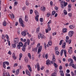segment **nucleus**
Returning a JSON list of instances; mask_svg holds the SVG:
<instances>
[{
  "label": "nucleus",
  "instance_id": "56",
  "mask_svg": "<svg viewBox=\"0 0 76 76\" xmlns=\"http://www.w3.org/2000/svg\"><path fill=\"white\" fill-rule=\"evenodd\" d=\"M8 54H10V55H11L12 54V52H11V51L10 50L8 52Z\"/></svg>",
  "mask_w": 76,
  "mask_h": 76
},
{
  "label": "nucleus",
  "instance_id": "28",
  "mask_svg": "<svg viewBox=\"0 0 76 76\" xmlns=\"http://www.w3.org/2000/svg\"><path fill=\"white\" fill-rule=\"evenodd\" d=\"M18 45L20 46L21 47H22L23 46V43L22 42H20L18 43Z\"/></svg>",
  "mask_w": 76,
  "mask_h": 76
},
{
  "label": "nucleus",
  "instance_id": "36",
  "mask_svg": "<svg viewBox=\"0 0 76 76\" xmlns=\"http://www.w3.org/2000/svg\"><path fill=\"white\" fill-rule=\"evenodd\" d=\"M28 56L29 57L30 59H31V54L30 53H28Z\"/></svg>",
  "mask_w": 76,
  "mask_h": 76
},
{
  "label": "nucleus",
  "instance_id": "9",
  "mask_svg": "<svg viewBox=\"0 0 76 76\" xmlns=\"http://www.w3.org/2000/svg\"><path fill=\"white\" fill-rule=\"evenodd\" d=\"M73 33V31H70L69 32L68 35L70 37H72Z\"/></svg>",
  "mask_w": 76,
  "mask_h": 76
},
{
  "label": "nucleus",
  "instance_id": "57",
  "mask_svg": "<svg viewBox=\"0 0 76 76\" xmlns=\"http://www.w3.org/2000/svg\"><path fill=\"white\" fill-rule=\"evenodd\" d=\"M5 35L4 34H3L2 36V38L3 39H4V38L5 37H4Z\"/></svg>",
  "mask_w": 76,
  "mask_h": 76
},
{
  "label": "nucleus",
  "instance_id": "19",
  "mask_svg": "<svg viewBox=\"0 0 76 76\" xmlns=\"http://www.w3.org/2000/svg\"><path fill=\"white\" fill-rule=\"evenodd\" d=\"M57 76V72H55L53 73L51 75V76Z\"/></svg>",
  "mask_w": 76,
  "mask_h": 76
},
{
  "label": "nucleus",
  "instance_id": "47",
  "mask_svg": "<svg viewBox=\"0 0 76 76\" xmlns=\"http://www.w3.org/2000/svg\"><path fill=\"white\" fill-rule=\"evenodd\" d=\"M65 2V1H61V5H64V3Z\"/></svg>",
  "mask_w": 76,
  "mask_h": 76
},
{
  "label": "nucleus",
  "instance_id": "8",
  "mask_svg": "<svg viewBox=\"0 0 76 76\" xmlns=\"http://www.w3.org/2000/svg\"><path fill=\"white\" fill-rule=\"evenodd\" d=\"M42 46H40L39 47L38 49V52H37V54H39V53H41V50H42Z\"/></svg>",
  "mask_w": 76,
  "mask_h": 76
},
{
  "label": "nucleus",
  "instance_id": "21",
  "mask_svg": "<svg viewBox=\"0 0 76 76\" xmlns=\"http://www.w3.org/2000/svg\"><path fill=\"white\" fill-rule=\"evenodd\" d=\"M3 25L4 26H6L7 25V22H6V21L4 20L3 23Z\"/></svg>",
  "mask_w": 76,
  "mask_h": 76
},
{
  "label": "nucleus",
  "instance_id": "42",
  "mask_svg": "<svg viewBox=\"0 0 76 76\" xmlns=\"http://www.w3.org/2000/svg\"><path fill=\"white\" fill-rule=\"evenodd\" d=\"M56 14V11H53L52 12V15L53 16Z\"/></svg>",
  "mask_w": 76,
  "mask_h": 76
},
{
  "label": "nucleus",
  "instance_id": "48",
  "mask_svg": "<svg viewBox=\"0 0 76 76\" xmlns=\"http://www.w3.org/2000/svg\"><path fill=\"white\" fill-rule=\"evenodd\" d=\"M68 16H69V17H71L72 16V13H69Z\"/></svg>",
  "mask_w": 76,
  "mask_h": 76
},
{
  "label": "nucleus",
  "instance_id": "7",
  "mask_svg": "<svg viewBox=\"0 0 76 76\" xmlns=\"http://www.w3.org/2000/svg\"><path fill=\"white\" fill-rule=\"evenodd\" d=\"M6 36L7 38V42H8V45L10 46V41H9V36L7 34H6Z\"/></svg>",
  "mask_w": 76,
  "mask_h": 76
},
{
  "label": "nucleus",
  "instance_id": "14",
  "mask_svg": "<svg viewBox=\"0 0 76 76\" xmlns=\"http://www.w3.org/2000/svg\"><path fill=\"white\" fill-rule=\"evenodd\" d=\"M62 32H63V33H66V32H67V28H63L62 29Z\"/></svg>",
  "mask_w": 76,
  "mask_h": 76
},
{
  "label": "nucleus",
  "instance_id": "58",
  "mask_svg": "<svg viewBox=\"0 0 76 76\" xmlns=\"http://www.w3.org/2000/svg\"><path fill=\"white\" fill-rule=\"evenodd\" d=\"M66 76H70V75L69 74H68L67 73L66 74Z\"/></svg>",
  "mask_w": 76,
  "mask_h": 76
},
{
  "label": "nucleus",
  "instance_id": "13",
  "mask_svg": "<svg viewBox=\"0 0 76 76\" xmlns=\"http://www.w3.org/2000/svg\"><path fill=\"white\" fill-rule=\"evenodd\" d=\"M27 67L28 68L29 71L32 72V69L31 68V66L29 65H27Z\"/></svg>",
  "mask_w": 76,
  "mask_h": 76
},
{
  "label": "nucleus",
  "instance_id": "4",
  "mask_svg": "<svg viewBox=\"0 0 76 76\" xmlns=\"http://www.w3.org/2000/svg\"><path fill=\"white\" fill-rule=\"evenodd\" d=\"M19 42V38H15L14 40V43L15 44H17Z\"/></svg>",
  "mask_w": 76,
  "mask_h": 76
},
{
  "label": "nucleus",
  "instance_id": "6",
  "mask_svg": "<svg viewBox=\"0 0 76 76\" xmlns=\"http://www.w3.org/2000/svg\"><path fill=\"white\" fill-rule=\"evenodd\" d=\"M28 32V31L27 30L22 31L21 32L22 36H26V32Z\"/></svg>",
  "mask_w": 76,
  "mask_h": 76
},
{
  "label": "nucleus",
  "instance_id": "63",
  "mask_svg": "<svg viewBox=\"0 0 76 76\" xmlns=\"http://www.w3.org/2000/svg\"><path fill=\"white\" fill-rule=\"evenodd\" d=\"M19 57H22V53H21L20 54Z\"/></svg>",
  "mask_w": 76,
  "mask_h": 76
},
{
  "label": "nucleus",
  "instance_id": "27",
  "mask_svg": "<svg viewBox=\"0 0 76 76\" xmlns=\"http://www.w3.org/2000/svg\"><path fill=\"white\" fill-rule=\"evenodd\" d=\"M15 73L16 75H18V74H19V69L17 70L15 72Z\"/></svg>",
  "mask_w": 76,
  "mask_h": 76
},
{
  "label": "nucleus",
  "instance_id": "25",
  "mask_svg": "<svg viewBox=\"0 0 76 76\" xmlns=\"http://www.w3.org/2000/svg\"><path fill=\"white\" fill-rule=\"evenodd\" d=\"M25 46H23V48H22V50L23 51H25V50H26V49H25Z\"/></svg>",
  "mask_w": 76,
  "mask_h": 76
},
{
  "label": "nucleus",
  "instance_id": "50",
  "mask_svg": "<svg viewBox=\"0 0 76 76\" xmlns=\"http://www.w3.org/2000/svg\"><path fill=\"white\" fill-rule=\"evenodd\" d=\"M64 54L65 57H67V56H66V50L64 51Z\"/></svg>",
  "mask_w": 76,
  "mask_h": 76
},
{
  "label": "nucleus",
  "instance_id": "37",
  "mask_svg": "<svg viewBox=\"0 0 76 76\" xmlns=\"http://www.w3.org/2000/svg\"><path fill=\"white\" fill-rule=\"evenodd\" d=\"M48 44L49 45H50V46H51V45H52V42L51 41H49L48 42Z\"/></svg>",
  "mask_w": 76,
  "mask_h": 76
},
{
  "label": "nucleus",
  "instance_id": "12",
  "mask_svg": "<svg viewBox=\"0 0 76 76\" xmlns=\"http://www.w3.org/2000/svg\"><path fill=\"white\" fill-rule=\"evenodd\" d=\"M8 74H9V72H4L3 74V76H6L8 75Z\"/></svg>",
  "mask_w": 76,
  "mask_h": 76
},
{
  "label": "nucleus",
  "instance_id": "49",
  "mask_svg": "<svg viewBox=\"0 0 76 76\" xmlns=\"http://www.w3.org/2000/svg\"><path fill=\"white\" fill-rule=\"evenodd\" d=\"M30 14H32V13H33V10H32L31 9L30 10Z\"/></svg>",
  "mask_w": 76,
  "mask_h": 76
},
{
  "label": "nucleus",
  "instance_id": "43",
  "mask_svg": "<svg viewBox=\"0 0 76 76\" xmlns=\"http://www.w3.org/2000/svg\"><path fill=\"white\" fill-rule=\"evenodd\" d=\"M39 20H40V22H43V18H40Z\"/></svg>",
  "mask_w": 76,
  "mask_h": 76
},
{
  "label": "nucleus",
  "instance_id": "30",
  "mask_svg": "<svg viewBox=\"0 0 76 76\" xmlns=\"http://www.w3.org/2000/svg\"><path fill=\"white\" fill-rule=\"evenodd\" d=\"M48 30L49 31H51V27L50 26V25L48 24Z\"/></svg>",
  "mask_w": 76,
  "mask_h": 76
},
{
  "label": "nucleus",
  "instance_id": "11",
  "mask_svg": "<svg viewBox=\"0 0 76 76\" xmlns=\"http://www.w3.org/2000/svg\"><path fill=\"white\" fill-rule=\"evenodd\" d=\"M37 70L38 71H39L40 70V67H39V63H37Z\"/></svg>",
  "mask_w": 76,
  "mask_h": 76
},
{
  "label": "nucleus",
  "instance_id": "38",
  "mask_svg": "<svg viewBox=\"0 0 76 76\" xmlns=\"http://www.w3.org/2000/svg\"><path fill=\"white\" fill-rule=\"evenodd\" d=\"M64 12L65 15H67V11H66V10H64Z\"/></svg>",
  "mask_w": 76,
  "mask_h": 76
},
{
  "label": "nucleus",
  "instance_id": "34",
  "mask_svg": "<svg viewBox=\"0 0 76 76\" xmlns=\"http://www.w3.org/2000/svg\"><path fill=\"white\" fill-rule=\"evenodd\" d=\"M38 17H39V15H37L35 17V18L37 21H38Z\"/></svg>",
  "mask_w": 76,
  "mask_h": 76
},
{
  "label": "nucleus",
  "instance_id": "18",
  "mask_svg": "<svg viewBox=\"0 0 76 76\" xmlns=\"http://www.w3.org/2000/svg\"><path fill=\"white\" fill-rule=\"evenodd\" d=\"M50 61L49 59H48L46 61V64L47 65H49V64H51L50 63Z\"/></svg>",
  "mask_w": 76,
  "mask_h": 76
},
{
  "label": "nucleus",
  "instance_id": "17",
  "mask_svg": "<svg viewBox=\"0 0 76 76\" xmlns=\"http://www.w3.org/2000/svg\"><path fill=\"white\" fill-rule=\"evenodd\" d=\"M41 10L43 11V12H44L45 10V7L44 6L43 7H41Z\"/></svg>",
  "mask_w": 76,
  "mask_h": 76
},
{
  "label": "nucleus",
  "instance_id": "24",
  "mask_svg": "<svg viewBox=\"0 0 76 76\" xmlns=\"http://www.w3.org/2000/svg\"><path fill=\"white\" fill-rule=\"evenodd\" d=\"M25 20L26 22L28 21V17L26 15L25 17Z\"/></svg>",
  "mask_w": 76,
  "mask_h": 76
},
{
  "label": "nucleus",
  "instance_id": "54",
  "mask_svg": "<svg viewBox=\"0 0 76 76\" xmlns=\"http://www.w3.org/2000/svg\"><path fill=\"white\" fill-rule=\"evenodd\" d=\"M73 59L74 60H75V61H76V57L75 56H74V57H73Z\"/></svg>",
  "mask_w": 76,
  "mask_h": 76
},
{
  "label": "nucleus",
  "instance_id": "10",
  "mask_svg": "<svg viewBox=\"0 0 76 76\" xmlns=\"http://www.w3.org/2000/svg\"><path fill=\"white\" fill-rule=\"evenodd\" d=\"M12 58H13L14 60H16V59H17V58H16V56H15V53H13L12 54Z\"/></svg>",
  "mask_w": 76,
  "mask_h": 76
},
{
  "label": "nucleus",
  "instance_id": "26",
  "mask_svg": "<svg viewBox=\"0 0 76 76\" xmlns=\"http://www.w3.org/2000/svg\"><path fill=\"white\" fill-rule=\"evenodd\" d=\"M71 66H72V67H73V68H74V69H76V67H75V64H71Z\"/></svg>",
  "mask_w": 76,
  "mask_h": 76
},
{
  "label": "nucleus",
  "instance_id": "15",
  "mask_svg": "<svg viewBox=\"0 0 76 76\" xmlns=\"http://www.w3.org/2000/svg\"><path fill=\"white\" fill-rule=\"evenodd\" d=\"M66 42H64V43L63 45H62V48H64V49H65V48H66Z\"/></svg>",
  "mask_w": 76,
  "mask_h": 76
},
{
  "label": "nucleus",
  "instance_id": "20",
  "mask_svg": "<svg viewBox=\"0 0 76 76\" xmlns=\"http://www.w3.org/2000/svg\"><path fill=\"white\" fill-rule=\"evenodd\" d=\"M69 36H66V42H69Z\"/></svg>",
  "mask_w": 76,
  "mask_h": 76
},
{
  "label": "nucleus",
  "instance_id": "60",
  "mask_svg": "<svg viewBox=\"0 0 76 76\" xmlns=\"http://www.w3.org/2000/svg\"><path fill=\"white\" fill-rule=\"evenodd\" d=\"M18 4V2H17L16 1H15L14 2L15 5H17V4Z\"/></svg>",
  "mask_w": 76,
  "mask_h": 76
},
{
  "label": "nucleus",
  "instance_id": "41",
  "mask_svg": "<svg viewBox=\"0 0 76 76\" xmlns=\"http://www.w3.org/2000/svg\"><path fill=\"white\" fill-rule=\"evenodd\" d=\"M3 66L4 68V69H6V65H5V63L4 62H3Z\"/></svg>",
  "mask_w": 76,
  "mask_h": 76
},
{
  "label": "nucleus",
  "instance_id": "33",
  "mask_svg": "<svg viewBox=\"0 0 76 76\" xmlns=\"http://www.w3.org/2000/svg\"><path fill=\"white\" fill-rule=\"evenodd\" d=\"M32 51H35V52H37V48H36L34 49H33Z\"/></svg>",
  "mask_w": 76,
  "mask_h": 76
},
{
  "label": "nucleus",
  "instance_id": "39",
  "mask_svg": "<svg viewBox=\"0 0 76 76\" xmlns=\"http://www.w3.org/2000/svg\"><path fill=\"white\" fill-rule=\"evenodd\" d=\"M61 56H62L63 54V50H62L60 52Z\"/></svg>",
  "mask_w": 76,
  "mask_h": 76
},
{
  "label": "nucleus",
  "instance_id": "3",
  "mask_svg": "<svg viewBox=\"0 0 76 76\" xmlns=\"http://www.w3.org/2000/svg\"><path fill=\"white\" fill-rule=\"evenodd\" d=\"M44 35L42 34H41V33H39L38 34V39H40L41 38H42H42H44Z\"/></svg>",
  "mask_w": 76,
  "mask_h": 76
},
{
  "label": "nucleus",
  "instance_id": "16",
  "mask_svg": "<svg viewBox=\"0 0 76 76\" xmlns=\"http://www.w3.org/2000/svg\"><path fill=\"white\" fill-rule=\"evenodd\" d=\"M60 72L61 76H64V72H63V70H60Z\"/></svg>",
  "mask_w": 76,
  "mask_h": 76
},
{
  "label": "nucleus",
  "instance_id": "53",
  "mask_svg": "<svg viewBox=\"0 0 76 76\" xmlns=\"http://www.w3.org/2000/svg\"><path fill=\"white\" fill-rule=\"evenodd\" d=\"M44 47L45 48H47V47H46V43L45 42L44 43Z\"/></svg>",
  "mask_w": 76,
  "mask_h": 76
},
{
  "label": "nucleus",
  "instance_id": "52",
  "mask_svg": "<svg viewBox=\"0 0 76 76\" xmlns=\"http://www.w3.org/2000/svg\"><path fill=\"white\" fill-rule=\"evenodd\" d=\"M45 57L46 59L48 58V54L47 53L45 55Z\"/></svg>",
  "mask_w": 76,
  "mask_h": 76
},
{
  "label": "nucleus",
  "instance_id": "59",
  "mask_svg": "<svg viewBox=\"0 0 76 76\" xmlns=\"http://www.w3.org/2000/svg\"><path fill=\"white\" fill-rule=\"evenodd\" d=\"M11 15L12 18H15V15H14V14H13L12 13Z\"/></svg>",
  "mask_w": 76,
  "mask_h": 76
},
{
  "label": "nucleus",
  "instance_id": "55",
  "mask_svg": "<svg viewBox=\"0 0 76 76\" xmlns=\"http://www.w3.org/2000/svg\"><path fill=\"white\" fill-rule=\"evenodd\" d=\"M72 5H71V4H69L68 5V8H71Z\"/></svg>",
  "mask_w": 76,
  "mask_h": 76
},
{
  "label": "nucleus",
  "instance_id": "35",
  "mask_svg": "<svg viewBox=\"0 0 76 76\" xmlns=\"http://www.w3.org/2000/svg\"><path fill=\"white\" fill-rule=\"evenodd\" d=\"M56 53L57 56H59L60 54V52L58 51H56Z\"/></svg>",
  "mask_w": 76,
  "mask_h": 76
},
{
  "label": "nucleus",
  "instance_id": "40",
  "mask_svg": "<svg viewBox=\"0 0 76 76\" xmlns=\"http://www.w3.org/2000/svg\"><path fill=\"white\" fill-rule=\"evenodd\" d=\"M67 2H64V7H66V6H67Z\"/></svg>",
  "mask_w": 76,
  "mask_h": 76
},
{
  "label": "nucleus",
  "instance_id": "2",
  "mask_svg": "<svg viewBox=\"0 0 76 76\" xmlns=\"http://www.w3.org/2000/svg\"><path fill=\"white\" fill-rule=\"evenodd\" d=\"M19 22L22 26L23 27H25V25H24V24H23V21L22 20V18H19Z\"/></svg>",
  "mask_w": 76,
  "mask_h": 76
},
{
  "label": "nucleus",
  "instance_id": "46",
  "mask_svg": "<svg viewBox=\"0 0 76 76\" xmlns=\"http://www.w3.org/2000/svg\"><path fill=\"white\" fill-rule=\"evenodd\" d=\"M58 48L57 47H56L55 48V51H58Z\"/></svg>",
  "mask_w": 76,
  "mask_h": 76
},
{
  "label": "nucleus",
  "instance_id": "1",
  "mask_svg": "<svg viewBox=\"0 0 76 76\" xmlns=\"http://www.w3.org/2000/svg\"><path fill=\"white\" fill-rule=\"evenodd\" d=\"M30 44V39H28L27 40V42H25L24 44V46L26 47L27 45H29V44Z\"/></svg>",
  "mask_w": 76,
  "mask_h": 76
},
{
  "label": "nucleus",
  "instance_id": "22",
  "mask_svg": "<svg viewBox=\"0 0 76 76\" xmlns=\"http://www.w3.org/2000/svg\"><path fill=\"white\" fill-rule=\"evenodd\" d=\"M26 73L28 75H29V76H31V75L30 74V73H29V71L28 70H26Z\"/></svg>",
  "mask_w": 76,
  "mask_h": 76
},
{
  "label": "nucleus",
  "instance_id": "61",
  "mask_svg": "<svg viewBox=\"0 0 76 76\" xmlns=\"http://www.w3.org/2000/svg\"><path fill=\"white\" fill-rule=\"evenodd\" d=\"M59 69L60 70H61V69H63V67H62V66H59Z\"/></svg>",
  "mask_w": 76,
  "mask_h": 76
},
{
  "label": "nucleus",
  "instance_id": "62",
  "mask_svg": "<svg viewBox=\"0 0 76 76\" xmlns=\"http://www.w3.org/2000/svg\"><path fill=\"white\" fill-rule=\"evenodd\" d=\"M47 15L48 16V17H49L50 15V13H48Z\"/></svg>",
  "mask_w": 76,
  "mask_h": 76
},
{
  "label": "nucleus",
  "instance_id": "23",
  "mask_svg": "<svg viewBox=\"0 0 76 76\" xmlns=\"http://www.w3.org/2000/svg\"><path fill=\"white\" fill-rule=\"evenodd\" d=\"M69 28L70 29H73L74 28H75V26H73V25H70L69 26Z\"/></svg>",
  "mask_w": 76,
  "mask_h": 76
},
{
  "label": "nucleus",
  "instance_id": "44",
  "mask_svg": "<svg viewBox=\"0 0 76 76\" xmlns=\"http://www.w3.org/2000/svg\"><path fill=\"white\" fill-rule=\"evenodd\" d=\"M12 46L13 47V48H16V45L15 44H12Z\"/></svg>",
  "mask_w": 76,
  "mask_h": 76
},
{
  "label": "nucleus",
  "instance_id": "64",
  "mask_svg": "<svg viewBox=\"0 0 76 76\" xmlns=\"http://www.w3.org/2000/svg\"><path fill=\"white\" fill-rule=\"evenodd\" d=\"M51 23V20H50L49 22H48V24H50Z\"/></svg>",
  "mask_w": 76,
  "mask_h": 76
},
{
  "label": "nucleus",
  "instance_id": "31",
  "mask_svg": "<svg viewBox=\"0 0 76 76\" xmlns=\"http://www.w3.org/2000/svg\"><path fill=\"white\" fill-rule=\"evenodd\" d=\"M35 13L36 15L37 16V15H39V13L37 10L35 11Z\"/></svg>",
  "mask_w": 76,
  "mask_h": 76
},
{
  "label": "nucleus",
  "instance_id": "45",
  "mask_svg": "<svg viewBox=\"0 0 76 76\" xmlns=\"http://www.w3.org/2000/svg\"><path fill=\"white\" fill-rule=\"evenodd\" d=\"M68 52L69 54H71L72 53V50L71 49H69L68 50Z\"/></svg>",
  "mask_w": 76,
  "mask_h": 76
},
{
  "label": "nucleus",
  "instance_id": "51",
  "mask_svg": "<svg viewBox=\"0 0 76 76\" xmlns=\"http://www.w3.org/2000/svg\"><path fill=\"white\" fill-rule=\"evenodd\" d=\"M26 6H29V3L28 2V1H26Z\"/></svg>",
  "mask_w": 76,
  "mask_h": 76
},
{
  "label": "nucleus",
  "instance_id": "5",
  "mask_svg": "<svg viewBox=\"0 0 76 76\" xmlns=\"http://www.w3.org/2000/svg\"><path fill=\"white\" fill-rule=\"evenodd\" d=\"M68 61H69V62H70V61H71L69 64V66H71V64H73V59L69 58L68 60Z\"/></svg>",
  "mask_w": 76,
  "mask_h": 76
},
{
  "label": "nucleus",
  "instance_id": "29",
  "mask_svg": "<svg viewBox=\"0 0 76 76\" xmlns=\"http://www.w3.org/2000/svg\"><path fill=\"white\" fill-rule=\"evenodd\" d=\"M39 27H38L37 29V31L36 32V33L37 34L38 33V32H39Z\"/></svg>",
  "mask_w": 76,
  "mask_h": 76
},
{
  "label": "nucleus",
  "instance_id": "32",
  "mask_svg": "<svg viewBox=\"0 0 76 76\" xmlns=\"http://www.w3.org/2000/svg\"><path fill=\"white\" fill-rule=\"evenodd\" d=\"M53 65L55 66V68H57V67H58V65H57V64L55 63H54L53 64Z\"/></svg>",
  "mask_w": 76,
  "mask_h": 76
}]
</instances>
